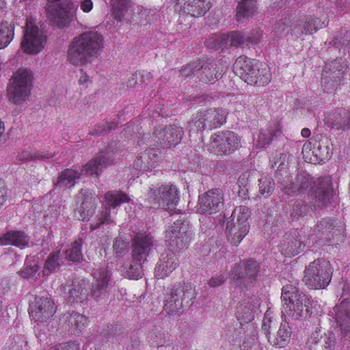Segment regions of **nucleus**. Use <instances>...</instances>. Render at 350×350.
I'll return each mask as SVG.
<instances>
[{
  "label": "nucleus",
  "mask_w": 350,
  "mask_h": 350,
  "mask_svg": "<svg viewBox=\"0 0 350 350\" xmlns=\"http://www.w3.org/2000/svg\"><path fill=\"white\" fill-rule=\"evenodd\" d=\"M113 161L110 151H103L96 154L83 166V171L89 175L98 174Z\"/></svg>",
  "instance_id": "obj_29"
},
{
  "label": "nucleus",
  "mask_w": 350,
  "mask_h": 350,
  "mask_svg": "<svg viewBox=\"0 0 350 350\" xmlns=\"http://www.w3.org/2000/svg\"><path fill=\"white\" fill-rule=\"evenodd\" d=\"M25 154H28L27 152H23L21 154L18 156L20 160H29V159H44L51 158L53 155L51 154H43L41 152H36L33 154V156H26Z\"/></svg>",
  "instance_id": "obj_60"
},
{
  "label": "nucleus",
  "mask_w": 350,
  "mask_h": 350,
  "mask_svg": "<svg viewBox=\"0 0 350 350\" xmlns=\"http://www.w3.org/2000/svg\"><path fill=\"white\" fill-rule=\"evenodd\" d=\"M204 117L202 111L198 113L189 122H188V129L191 134H197L205 130L206 128V125L205 123V120H204Z\"/></svg>",
  "instance_id": "obj_47"
},
{
  "label": "nucleus",
  "mask_w": 350,
  "mask_h": 350,
  "mask_svg": "<svg viewBox=\"0 0 350 350\" xmlns=\"http://www.w3.org/2000/svg\"><path fill=\"white\" fill-rule=\"evenodd\" d=\"M45 8L50 21L59 28L77 18V5L72 0L46 1Z\"/></svg>",
  "instance_id": "obj_7"
},
{
  "label": "nucleus",
  "mask_w": 350,
  "mask_h": 350,
  "mask_svg": "<svg viewBox=\"0 0 350 350\" xmlns=\"http://www.w3.org/2000/svg\"><path fill=\"white\" fill-rule=\"evenodd\" d=\"M258 306V301L255 296L247 297L239 302L235 314L241 325L248 323L254 319Z\"/></svg>",
  "instance_id": "obj_24"
},
{
  "label": "nucleus",
  "mask_w": 350,
  "mask_h": 350,
  "mask_svg": "<svg viewBox=\"0 0 350 350\" xmlns=\"http://www.w3.org/2000/svg\"><path fill=\"white\" fill-rule=\"evenodd\" d=\"M333 310L334 318L340 327L342 336L347 337L350 334V299H343Z\"/></svg>",
  "instance_id": "obj_25"
},
{
  "label": "nucleus",
  "mask_w": 350,
  "mask_h": 350,
  "mask_svg": "<svg viewBox=\"0 0 350 350\" xmlns=\"http://www.w3.org/2000/svg\"><path fill=\"white\" fill-rule=\"evenodd\" d=\"M252 75L257 79L256 83H249L254 86H265L267 85L271 79V75L269 66L262 62H256L254 72Z\"/></svg>",
  "instance_id": "obj_41"
},
{
  "label": "nucleus",
  "mask_w": 350,
  "mask_h": 350,
  "mask_svg": "<svg viewBox=\"0 0 350 350\" xmlns=\"http://www.w3.org/2000/svg\"><path fill=\"white\" fill-rule=\"evenodd\" d=\"M347 68V64L341 57L327 62L322 73L321 85L323 90L327 92L336 90L340 85Z\"/></svg>",
  "instance_id": "obj_11"
},
{
  "label": "nucleus",
  "mask_w": 350,
  "mask_h": 350,
  "mask_svg": "<svg viewBox=\"0 0 350 350\" xmlns=\"http://www.w3.org/2000/svg\"><path fill=\"white\" fill-rule=\"evenodd\" d=\"M281 299L284 301L283 314L293 319H304L311 313L310 299L292 284H286L282 288Z\"/></svg>",
  "instance_id": "obj_4"
},
{
  "label": "nucleus",
  "mask_w": 350,
  "mask_h": 350,
  "mask_svg": "<svg viewBox=\"0 0 350 350\" xmlns=\"http://www.w3.org/2000/svg\"><path fill=\"white\" fill-rule=\"evenodd\" d=\"M281 133L280 129L278 122H273L269 128L262 129L260 131L258 138L256 142L258 148H262L270 144L274 137L280 135Z\"/></svg>",
  "instance_id": "obj_40"
},
{
  "label": "nucleus",
  "mask_w": 350,
  "mask_h": 350,
  "mask_svg": "<svg viewBox=\"0 0 350 350\" xmlns=\"http://www.w3.org/2000/svg\"><path fill=\"white\" fill-rule=\"evenodd\" d=\"M81 193L83 200L78 210L79 219H89L94 215L96 208L97 196L95 193L83 189H81Z\"/></svg>",
  "instance_id": "obj_34"
},
{
  "label": "nucleus",
  "mask_w": 350,
  "mask_h": 350,
  "mask_svg": "<svg viewBox=\"0 0 350 350\" xmlns=\"http://www.w3.org/2000/svg\"><path fill=\"white\" fill-rule=\"evenodd\" d=\"M111 11L113 18L122 22L126 19L129 9L127 0H111Z\"/></svg>",
  "instance_id": "obj_43"
},
{
  "label": "nucleus",
  "mask_w": 350,
  "mask_h": 350,
  "mask_svg": "<svg viewBox=\"0 0 350 350\" xmlns=\"http://www.w3.org/2000/svg\"><path fill=\"white\" fill-rule=\"evenodd\" d=\"M14 37V27L8 23L0 24V49L6 47Z\"/></svg>",
  "instance_id": "obj_49"
},
{
  "label": "nucleus",
  "mask_w": 350,
  "mask_h": 350,
  "mask_svg": "<svg viewBox=\"0 0 350 350\" xmlns=\"http://www.w3.org/2000/svg\"><path fill=\"white\" fill-rule=\"evenodd\" d=\"M29 239L25 232L18 230H10L0 237V245H14L25 247L29 245Z\"/></svg>",
  "instance_id": "obj_35"
},
{
  "label": "nucleus",
  "mask_w": 350,
  "mask_h": 350,
  "mask_svg": "<svg viewBox=\"0 0 350 350\" xmlns=\"http://www.w3.org/2000/svg\"><path fill=\"white\" fill-rule=\"evenodd\" d=\"M343 230L340 223L329 217H324L317 222L314 232L317 234L325 236L330 240L334 234H340Z\"/></svg>",
  "instance_id": "obj_32"
},
{
  "label": "nucleus",
  "mask_w": 350,
  "mask_h": 350,
  "mask_svg": "<svg viewBox=\"0 0 350 350\" xmlns=\"http://www.w3.org/2000/svg\"><path fill=\"white\" fill-rule=\"evenodd\" d=\"M227 274L225 273H220L213 276L208 282L211 287L215 288L222 285L227 279Z\"/></svg>",
  "instance_id": "obj_58"
},
{
  "label": "nucleus",
  "mask_w": 350,
  "mask_h": 350,
  "mask_svg": "<svg viewBox=\"0 0 350 350\" xmlns=\"http://www.w3.org/2000/svg\"><path fill=\"white\" fill-rule=\"evenodd\" d=\"M178 265L179 260L176 253L168 249L161 255L154 269V275L158 279H163L169 276Z\"/></svg>",
  "instance_id": "obj_22"
},
{
  "label": "nucleus",
  "mask_w": 350,
  "mask_h": 350,
  "mask_svg": "<svg viewBox=\"0 0 350 350\" xmlns=\"http://www.w3.org/2000/svg\"><path fill=\"white\" fill-rule=\"evenodd\" d=\"M257 62L246 56L239 57L233 64L234 73L247 83H256L257 79L252 75Z\"/></svg>",
  "instance_id": "obj_23"
},
{
  "label": "nucleus",
  "mask_w": 350,
  "mask_h": 350,
  "mask_svg": "<svg viewBox=\"0 0 350 350\" xmlns=\"http://www.w3.org/2000/svg\"><path fill=\"white\" fill-rule=\"evenodd\" d=\"M122 273L125 278L131 280H138L142 275L141 262H136L134 264H131L129 268L123 267Z\"/></svg>",
  "instance_id": "obj_53"
},
{
  "label": "nucleus",
  "mask_w": 350,
  "mask_h": 350,
  "mask_svg": "<svg viewBox=\"0 0 350 350\" xmlns=\"http://www.w3.org/2000/svg\"><path fill=\"white\" fill-rule=\"evenodd\" d=\"M274 183L270 178L265 177L259 180V193L262 196H269L273 189Z\"/></svg>",
  "instance_id": "obj_56"
},
{
  "label": "nucleus",
  "mask_w": 350,
  "mask_h": 350,
  "mask_svg": "<svg viewBox=\"0 0 350 350\" xmlns=\"http://www.w3.org/2000/svg\"><path fill=\"white\" fill-rule=\"evenodd\" d=\"M247 38L239 31H232L221 36L223 45L238 46L243 43Z\"/></svg>",
  "instance_id": "obj_48"
},
{
  "label": "nucleus",
  "mask_w": 350,
  "mask_h": 350,
  "mask_svg": "<svg viewBox=\"0 0 350 350\" xmlns=\"http://www.w3.org/2000/svg\"><path fill=\"white\" fill-rule=\"evenodd\" d=\"M251 212L250 208L245 206H239L236 207L232 215L231 219L234 221L236 224L240 225H249L247 222L248 218L250 217Z\"/></svg>",
  "instance_id": "obj_46"
},
{
  "label": "nucleus",
  "mask_w": 350,
  "mask_h": 350,
  "mask_svg": "<svg viewBox=\"0 0 350 350\" xmlns=\"http://www.w3.org/2000/svg\"><path fill=\"white\" fill-rule=\"evenodd\" d=\"M113 248L116 254L121 256L126 252L127 245L122 238H116L113 242Z\"/></svg>",
  "instance_id": "obj_57"
},
{
  "label": "nucleus",
  "mask_w": 350,
  "mask_h": 350,
  "mask_svg": "<svg viewBox=\"0 0 350 350\" xmlns=\"http://www.w3.org/2000/svg\"><path fill=\"white\" fill-rule=\"evenodd\" d=\"M260 267L258 262L247 260L241 262L234 268L233 279L239 286H246L256 280Z\"/></svg>",
  "instance_id": "obj_18"
},
{
  "label": "nucleus",
  "mask_w": 350,
  "mask_h": 350,
  "mask_svg": "<svg viewBox=\"0 0 350 350\" xmlns=\"http://www.w3.org/2000/svg\"><path fill=\"white\" fill-rule=\"evenodd\" d=\"M324 121L329 127L346 129L350 127V111L345 109H337L327 114Z\"/></svg>",
  "instance_id": "obj_31"
},
{
  "label": "nucleus",
  "mask_w": 350,
  "mask_h": 350,
  "mask_svg": "<svg viewBox=\"0 0 350 350\" xmlns=\"http://www.w3.org/2000/svg\"><path fill=\"white\" fill-rule=\"evenodd\" d=\"M50 350H79V344L75 341L59 344L51 348Z\"/></svg>",
  "instance_id": "obj_59"
},
{
  "label": "nucleus",
  "mask_w": 350,
  "mask_h": 350,
  "mask_svg": "<svg viewBox=\"0 0 350 350\" xmlns=\"http://www.w3.org/2000/svg\"><path fill=\"white\" fill-rule=\"evenodd\" d=\"M165 238L168 249L178 252L189 246L193 238L192 230L187 221L177 220L166 230Z\"/></svg>",
  "instance_id": "obj_9"
},
{
  "label": "nucleus",
  "mask_w": 350,
  "mask_h": 350,
  "mask_svg": "<svg viewBox=\"0 0 350 350\" xmlns=\"http://www.w3.org/2000/svg\"><path fill=\"white\" fill-rule=\"evenodd\" d=\"M211 0H174L175 10L179 15L192 17L204 16L211 7Z\"/></svg>",
  "instance_id": "obj_20"
},
{
  "label": "nucleus",
  "mask_w": 350,
  "mask_h": 350,
  "mask_svg": "<svg viewBox=\"0 0 350 350\" xmlns=\"http://www.w3.org/2000/svg\"><path fill=\"white\" fill-rule=\"evenodd\" d=\"M31 72L26 69H19L13 77L14 81L8 88L9 100L15 105H21L30 92Z\"/></svg>",
  "instance_id": "obj_12"
},
{
  "label": "nucleus",
  "mask_w": 350,
  "mask_h": 350,
  "mask_svg": "<svg viewBox=\"0 0 350 350\" xmlns=\"http://www.w3.org/2000/svg\"><path fill=\"white\" fill-rule=\"evenodd\" d=\"M93 8V2L92 0H83L80 4V9L85 12L89 13Z\"/></svg>",
  "instance_id": "obj_63"
},
{
  "label": "nucleus",
  "mask_w": 350,
  "mask_h": 350,
  "mask_svg": "<svg viewBox=\"0 0 350 350\" xmlns=\"http://www.w3.org/2000/svg\"><path fill=\"white\" fill-rule=\"evenodd\" d=\"M59 254L60 252H56L51 253L44 263L42 270L44 275H49L53 271H55L59 267Z\"/></svg>",
  "instance_id": "obj_50"
},
{
  "label": "nucleus",
  "mask_w": 350,
  "mask_h": 350,
  "mask_svg": "<svg viewBox=\"0 0 350 350\" xmlns=\"http://www.w3.org/2000/svg\"><path fill=\"white\" fill-rule=\"evenodd\" d=\"M262 39V31L260 29H256L254 31L251 36L247 38V40H248L252 44H256L260 42Z\"/></svg>",
  "instance_id": "obj_62"
},
{
  "label": "nucleus",
  "mask_w": 350,
  "mask_h": 350,
  "mask_svg": "<svg viewBox=\"0 0 350 350\" xmlns=\"http://www.w3.org/2000/svg\"><path fill=\"white\" fill-rule=\"evenodd\" d=\"M117 123L114 122H105L104 123L98 124L91 128L89 134L94 136H102L107 135L111 130L116 129Z\"/></svg>",
  "instance_id": "obj_51"
},
{
  "label": "nucleus",
  "mask_w": 350,
  "mask_h": 350,
  "mask_svg": "<svg viewBox=\"0 0 350 350\" xmlns=\"http://www.w3.org/2000/svg\"><path fill=\"white\" fill-rule=\"evenodd\" d=\"M200 62H194L184 66L179 71L180 74L185 77L199 75Z\"/></svg>",
  "instance_id": "obj_55"
},
{
  "label": "nucleus",
  "mask_w": 350,
  "mask_h": 350,
  "mask_svg": "<svg viewBox=\"0 0 350 350\" xmlns=\"http://www.w3.org/2000/svg\"><path fill=\"white\" fill-rule=\"evenodd\" d=\"M309 238H306L299 233L294 232L293 235H286V241L281 246L282 252L288 256H294L301 253L306 244Z\"/></svg>",
  "instance_id": "obj_28"
},
{
  "label": "nucleus",
  "mask_w": 350,
  "mask_h": 350,
  "mask_svg": "<svg viewBox=\"0 0 350 350\" xmlns=\"http://www.w3.org/2000/svg\"><path fill=\"white\" fill-rule=\"evenodd\" d=\"M46 36L44 31L36 24L32 18H27L21 48L28 54H37L40 52L46 42Z\"/></svg>",
  "instance_id": "obj_10"
},
{
  "label": "nucleus",
  "mask_w": 350,
  "mask_h": 350,
  "mask_svg": "<svg viewBox=\"0 0 350 350\" xmlns=\"http://www.w3.org/2000/svg\"><path fill=\"white\" fill-rule=\"evenodd\" d=\"M142 83V76H138L137 74L133 75L131 79H129L127 85L129 87H134L136 85H140Z\"/></svg>",
  "instance_id": "obj_64"
},
{
  "label": "nucleus",
  "mask_w": 350,
  "mask_h": 350,
  "mask_svg": "<svg viewBox=\"0 0 350 350\" xmlns=\"http://www.w3.org/2000/svg\"><path fill=\"white\" fill-rule=\"evenodd\" d=\"M56 311L57 306L48 295H36L29 307L31 318L36 322L41 323H48Z\"/></svg>",
  "instance_id": "obj_14"
},
{
  "label": "nucleus",
  "mask_w": 350,
  "mask_h": 350,
  "mask_svg": "<svg viewBox=\"0 0 350 350\" xmlns=\"http://www.w3.org/2000/svg\"><path fill=\"white\" fill-rule=\"evenodd\" d=\"M110 275L107 271H103L99 277L93 282L91 295L96 301L104 299L107 296Z\"/></svg>",
  "instance_id": "obj_36"
},
{
  "label": "nucleus",
  "mask_w": 350,
  "mask_h": 350,
  "mask_svg": "<svg viewBox=\"0 0 350 350\" xmlns=\"http://www.w3.org/2000/svg\"><path fill=\"white\" fill-rule=\"evenodd\" d=\"M103 47L102 35L93 31L84 32L71 42L67 51V59L74 66L85 64L97 57Z\"/></svg>",
  "instance_id": "obj_2"
},
{
  "label": "nucleus",
  "mask_w": 350,
  "mask_h": 350,
  "mask_svg": "<svg viewBox=\"0 0 350 350\" xmlns=\"http://www.w3.org/2000/svg\"><path fill=\"white\" fill-rule=\"evenodd\" d=\"M256 11V0H241L237 6L236 20L244 23L253 17Z\"/></svg>",
  "instance_id": "obj_39"
},
{
  "label": "nucleus",
  "mask_w": 350,
  "mask_h": 350,
  "mask_svg": "<svg viewBox=\"0 0 350 350\" xmlns=\"http://www.w3.org/2000/svg\"><path fill=\"white\" fill-rule=\"evenodd\" d=\"M81 173L77 171L66 169L61 172L57 182L55 183V187L63 189L75 185L76 180L79 179Z\"/></svg>",
  "instance_id": "obj_42"
},
{
  "label": "nucleus",
  "mask_w": 350,
  "mask_h": 350,
  "mask_svg": "<svg viewBox=\"0 0 350 350\" xmlns=\"http://www.w3.org/2000/svg\"><path fill=\"white\" fill-rule=\"evenodd\" d=\"M327 22L319 18H307L305 21H299L293 28V33L297 36L310 35L318 29L326 26Z\"/></svg>",
  "instance_id": "obj_33"
},
{
  "label": "nucleus",
  "mask_w": 350,
  "mask_h": 350,
  "mask_svg": "<svg viewBox=\"0 0 350 350\" xmlns=\"http://www.w3.org/2000/svg\"><path fill=\"white\" fill-rule=\"evenodd\" d=\"M103 47L102 35L93 31L84 32L71 42L67 51V59L74 66L85 64L97 57Z\"/></svg>",
  "instance_id": "obj_3"
},
{
  "label": "nucleus",
  "mask_w": 350,
  "mask_h": 350,
  "mask_svg": "<svg viewBox=\"0 0 350 350\" xmlns=\"http://www.w3.org/2000/svg\"><path fill=\"white\" fill-rule=\"evenodd\" d=\"M183 135V131L181 127L170 125L152 133L153 145L163 148H170L180 142Z\"/></svg>",
  "instance_id": "obj_17"
},
{
  "label": "nucleus",
  "mask_w": 350,
  "mask_h": 350,
  "mask_svg": "<svg viewBox=\"0 0 350 350\" xmlns=\"http://www.w3.org/2000/svg\"><path fill=\"white\" fill-rule=\"evenodd\" d=\"M226 68L221 63L213 61L200 64L198 77L205 83H213L221 78Z\"/></svg>",
  "instance_id": "obj_26"
},
{
  "label": "nucleus",
  "mask_w": 350,
  "mask_h": 350,
  "mask_svg": "<svg viewBox=\"0 0 350 350\" xmlns=\"http://www.w3.org/2000/svg\"><path fill=\"white\" fill-rule=\"evenodd\" d=\"M289 155L286 153H280L276 155L273 161V167H276V172L281 178H279V182L282 178L287 179L286 167L288 165Z\"/></svg>",
  "instance_id": "obj_44"
},
{
  "label": "nucleus",
  "mask_w": 350,
  "mask_h": 350,
  "mask_svg": "<svg viewBox=\"0 0 350 350\" xmlns=\"http://www.w3.org/2000/svg\"><path fill=\"white\" fill-rule=\"evenodd\" d=\"M82 239H79L68 246L65 251L66 258L73 262H80L83 259L81 253Z\"/></svg>",
  "instance_id": "obj_45"
},
{
  "label": "nucleus",
  "mask_w": 350,
  "mask_h": 350,
  "mask_svg": "<svg viewBox=\"0 0 350 350\" xmlns=\"http://www.w3.org/2000/svg\"><path fill=\"white\" fill-rule=\"evenodd\" d=\"M40 266L35 260L31 262L30 260H25V266L21 271V275L25 278H31L34 277L38 273Z\"/></svg>",
  "instance_id": "obj_54"
},
{
  "label": "nucleus",
  "mask_w": 350,
  "mask_h": 350,
  "mask_svg": "<svg viewBox=\"0 0 350 350\" xmlns=\"http://www.w3.org/2000/svg\"><path fill=\"white\" fill-rule=\"evenodd\" d=\"M276 325V323L272 320L269 316L268 311L265 313L262 329L265 330L266 335L271 345L275 347H284L290 340L291 336V330L288 322L286 321L281 322L279 329L274 334H271L270 329Z\"/></svg>",
  "instance_id": "obj_15"
},
{
  "label": "nucleus",
  "mask_w": 350,
  "mask_h": 350,
  "mask_svg": "<svg viewBox=\"0 0 350 350\" xmlns=\"http://www.w3.org/2000/svg\"><path fill=\"white\" fill-rule=\"evenodd\" d=\"M153 246V238L148 234H137L133 239L131 255L135 262L146 260Z\"/></svg>",
  "instance_id": "obj_21"
},
{
  "label": "nucleus",
  "mask_w": 350,
  "mask_h": 350,
  "mask_svg": "<svg viewBox=\"0 0 350 350\" xmlns=\"http://www.w3.org/2000/svg\"><path fill=\"white\" fill-rule=\"evenodd\" d=\"M338 46L350 48V32L345 31L338 40L337 43Z\"/></svg>",
  "instance_id": "obj_61"
},
{
  "label": "nucleus",
  "mask_w": 350,
  "mask_h": 350,
  "mask_svg": "<svg viewBox=\"0 0 350 350\" xmlns=\"http://www.w3.org/2000/svg\"><path fill=\"white\" fill-rule=\"evenodd\" d=\"M130 198L121 191H109L104 196L105 204L102 205V211L98 215V221L90 225L92 230L97 229L100 224H111L113 219L111 217V208L115 209L122 203L130 201Z\"/></svg>",
  "instance_id": "obj_13"
},
{
  "label": "nucleus",
  "mask_w": 350,
  "mask_h": 350,
  "mask_svg": "<svg viewBox=\"0 0 350 350\" xmlns=\"http://www.w3.org/2000/svg\"><path fill=\"white\" fill-rule=\"evenodd\" d=\"M87 318L79 312L64 314L60 319V324L71 334H79L85 327Z\"/></svg>",
  "instance_id": "obj_27"
},
{
  "label": "nucleus",
  "mask_w": 350,
  "mask_h": 350,
  "mask_svg": "<svg viewBox=\"0 0 350 350\" xmlns=\"http://www.w3.org/2000/svg\"><path fill=\"white\" fill-rule=\"evenodd\" d=\"M203 114L208 129H213L221 126L226 122L227 111L224 109H211L203 111Z\"/></svg>",
  "instance_id": "obj_37"
},
{
  "label": "nucleus",
  "mask_w": 350,
  "mask_h": 350,
  "mask_svg": "<svg viewBox=\"0 0 350 350\" xmlns=\"http://www.w3.org/2000/svg\"><path fill=\"white\" fill-rule=\"evenodd\" d=\"M198 203L203 213H216L223 208L224 192L219 188L210 189L199 196Z\"/></svg>",
  "instance_id": "obj_19"
},
{
  "label": "nucleus",
  "mask_w": 350,
  "mask_h": 350,
  "mask_svg": "<svg viewBox=\"0 0 350 350\" xmlns=\"http://www.w3.org/2000/svg\"><path fill=\"white\" fill-rule=\"evenodd\" d=\"M281 188L286 194L310 193V202L315 208L326 207L331 202L333 197V188L329 177H325L314 180L308 174L298 173L293 180L287 179L280 180Z\"/></svg>",
  "instance_id": "obj_1"
},
{
  "label": "nucleus",
  "mask_w": 350,
  "mask_h": 350,
  "mask_svg": "<svg viewBox=\"0 0 350 350\" xmlns=\"http://www.w3.org/2000/svg\"><path fill=\"white\" fill-rule=\"evenodd\" d=\"M193 288L189 284L179 283L174 285L165 295L163 312L167 315L178 314L193 297Z\"/></svg>",
  "instance_id": "obj_8"
},
{
  "label": "nucleus",
  "mask_w": 350,
  "mask_h": 350,
  "mask_svg": "<svg viewBox=\"0 0 350 350\" xmlns=\"http://www.w3.org/2000/svg\"><path fill=\"white\" fill-rule=\"evenodd\" d=\"M249 225L242 226L236 224L232 219L228 221L226 228V233L228 241L231 243L237 245L249 232Z\"/></svg>",
  "instance_id": "obj_38"
},
{
  "label": "nucleus",
  "mask_w": 350,
  "mask_h": 350,
  "mask_svg": "<svg viewBox=\"0 0 350 350\" xmlns=\"http://www.w3.org/2000/svg\"><path fill=\"white\" fill-rule=\"evenodd\" d=\"M331 281V268L329 262L317 259L306 267L303 282L310 289H321Z\"/></svg>",
  "instance_id": "obj_6"
},
{
  "label": "nucleus",
  "mask_w": 350,
  "mask_h": 350,
  "mask_svg": "<svg viewBox=\"0 0 350 350\" xmlns=\"http://www.w3.org/2000/svg\"><path fill=\"white\" fill-rule=\"evenodd\" d=\"M210 147L217 154H230L240 147V139L232 131L215 133L211 137Z\"/></svg>",
  "instance_id": "obj_16"
},
{
  "label": "nucleus",
  "mask_w": 350,
  "mask_h": 350,
  "mask_svg": "<svg viewBox=\"0 0 350 350\" xmlns=\"http://www.w3.org/2000/svg\"><path fill=\"white\" fill-rule=\"evenodd\" d=\"M144 200V206L147 208L157 209L162 207L170 213H174L180 200L179 191L175 185L171 184L161 185L159 187L152 185L145 194Z\"/></svg>",
  "instance_id": "obj_5"
},
{
  "label": "nucleus",
  "mask_w": 350,
  "mask_h": 350,
  "mask_svg": "<svg viewBox=\"0 0 350 350\" xmlns=\"http://www.w3.org/2000/svg\"><path fill=\"white\" fill-rule=\"evenodd\" d=\"M89 295V282L85 279H75L68 291L67 299L72 304L83 303Z\"/></svg>",
  "instance_id": "obj_30"
},
{
  "label": "nucleus",
  "mask_w": 350,
  "mask_h": 350,
  "mask_svg": "<svg viewBox=\"0 0 350 350\" xmlns=\"http://www.w3.org/2000/svg\"><path fill=\"white\" fill-rule=\"evenodd\" d=\"M327 139H321L318 143L314 145L312 149V154L317 157L319 158L321 161L323 159H327L330 157L331 153L327 145Z\"/></svg>",
  "instance_id": "obj_52"
}]
</instances>
